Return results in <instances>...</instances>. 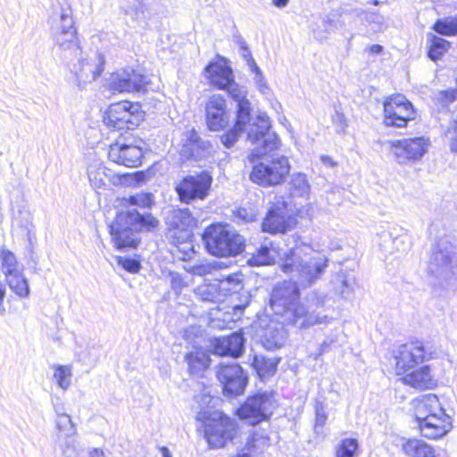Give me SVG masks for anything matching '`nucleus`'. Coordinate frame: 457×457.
<instances>
[{"instance_id": "f257e3e1", "label": "nucleus", "mask_w": 457, "mask_h": 457, "mask_svg": "<svg viewBox=\"0 0 457 457\" xmlns=\"http://www.w3.org/2000/svg\"><path fill=\"white\" fill-rule=\"evenodd\" d=\"M56 24L52 27L54 40L62 52L63 57L71 59L70 70L75 75L78 86L83 87L101 75L104 57L97 52L93 53L92 56L82 52L70 7H61L56 12ZM52 19L55 22V19Z\"/></svg>"}, {"instance_id": "f03ea898", "label": "nucleus", "mask_w": 457, "mask_h": 457, "mask_svg": "<svg viewBox=\"0 0 457 457\" xmlns=\"http://www.w3.org/2000/svg\"><path fill=\"white\" fill-rule=\"evenodd\" d=\"M300 292L296 282L284 280L277 283L270 296V306L276 316L282 319L281 322L305 328L315 324L328 322V316L321 315L320 309L323 307L325 297L315 292L306 297L308 305L301 303Z\"/></svg>"}, {"instance_id": "7ed1b4c3", "label": "nucleus", "mask_w": 457, "mask_h": 457, "mask_svg": "<svg viewBox=\"0 0 457 457\" xmlns=\"http://www.w3.org/2000/svg\"><path fill=\"white\" fill-rule=\"evenodd\" d=\"M127 210H121L109 226L112 239L118 249L135 248L138 245L141 232L152 231L159 226V220L152 213H140L136 208L151 209L155 204L154 195L150 192H139L123 198Z\"/></svg>"}, {"instance_id": "20e7f679", "label": "nucleus", "mask_w": 457, "mask_h": 457, "mask_svg": "<svg viewBox=\"0 0 457 457\" xmlns=\"http://www.w3.org/2000/svg\"><path fill=\"white\" fill-rule=\"evenodd\" d=\"M251 120L247 119L242 124L239 123V119L236 117L234 127L220 137L223 145L227 148L234 146L239 135L247 131V139L255 145L252 152L253 156L261 157L277 150L280 145V140L275 132L270 131V120L266 113H259L253 122Z\"/></svg>"}, {"instance_id": "39448f33", "label": "nucleus", "mask_w": 457, "mask_h": 457, "mask_svg": "<svg viewBox=\"0 0 457 457\" xmlns=\"http://www.w3.org/2000/svg\"><path fill=\"white\" fill-rule=\"evenodd\" d=\"M415 419L422 436L438 439L453 428L452 418L446 414L437 395L428 394L414 400Z\"/></svg>"}, {"instance_id": "423d86ee", "label": "nucleus", "mask_w": 457, "mask_h": 457, "mask_svg": "<svg viewBox=\"0 0 457 457\" xmlns=\"http://www.w3.org/2000/svg\"><path fill=\"white\" fill-rule=\"evenodd\" d=\"M311 253H304L303 247H291L284 253L281 270L292 277H296L298 282L306 287L319 279L328 266V260L320 253L308 248Z\"/></svg>"}, {"instance_id": "0eeeda50", "label": "nucleus", "mask_w": 457, "mask_h": 457, "mask_svg": "<svg viewBox=\"0 0 457 457\" xmlns=\"http://www.w3.org/2000/svg\"><path fill=\"white\" fill-rule=\"evenodd\" d=\"M203 242L209 253L218 257L236 256L245 246V238L228 224H212L203 235Z\"/></svg>"}, {"instance_id": "6e6552de", "label": "nucleus", "mask_w": 457, "mask_h": 457, "mask_svg": "<svg viewBox=\"0 0 457 457\" xmlns=\"http://www.w3.org/2000/svg\"><path fill=\"white\" fill-rule=\"evenodd\" d=\"M275 151L263 154V156L270 155V159L253 165L249 175L252 182L263 187H269L280 185L285 181L290 172V164L288 159L284 155L275 157V154H273Z\"/></svg>"}, {"instance_id": "1a4fd4ad", "label": "nucleus", "mask_w": 457, "mask_h": 457, "mask_svg": "<svg viewBox=\"0 0 457 457\" xmlns=\"http://www.w3.org/2000/svg\"><path fill=\"white\" fill-rule=\"evenodd\" d=\"M428 271L437 278L457 274V245L448 238H439L432 245Z\"/></svg>"}, {"instance_id": "9d476101", "label": "nucleus", "mask_w": 457, "mask_h": 457, "mask_svg": "<svg viewBox=\"0 0 457 457\" xmlns=\"http://www.w3.org/2000/svg\"><path fill=\"white\" fill-rule=\"evenodd\" d=\"M276 406L277 401L273 391L259 392L246 398L237 410V415L240 420L254 426L268 420Z\"/></svg>"}, {"instance_id": "9b49d317", "label": "nucleus", "mask_w": 457, "mask_h": 457, "mask_svg": "<svg viewBox=\"0 0 457 457\" xmlns=\"http://www.w3.org/2000/svg\"><path fill=\"white\" fill-rule=\"evenodd\" d=\"M395 361V370L397 376L415 369L420 363L433 358V352L429 351L423 342L412 341L401 345L394 353Z\"/></svg>"}, {"instance_id": "f8f14e48", "label": "nucleus", "mask_w": 457, "mask_h": 457, "mask_svg": "<svg viewBox=\"0 0 457 457\" xmlns=\"http://www.w3.org/2000/svg\"><path fill=\"white\" fill-rule=\"evenodd\" d=\"M212 177L206 170L183 177L175 186V191L181 203L190 204L204 200L209 195Z\"/></svg>"}, {"instance_id": "ddd939ff", "label": "nucleus", "mask_w": 457, "mask_h": 457, "mask_svg": "<svg viewBox=\"0 0 457 457\" xmlns=\"http://www.w3.org/2000/svg\"><path fill=\"white\" fill-rule=\"evenodd\" d=\"M416 118L412 104L402 94L392 95L384 101V122L386 126L403 128Z\"/></svg>"}, {"instance_id": "4468645a", "label": "nucleus", "mask_w": 457, "mask_h": 457, "mask_svg": "<svg viewBox=\"0 0 457 457\" xmlns=\"http://www.w3.org/2000/svg\"><path fill=\"white\" fill-rule=\"evenodd\" d=\"M390 152L399 164L414 163L424 156L430 146V140L425 137L388 141Z\"/></svg>"}, {"instance_id": "2eb2a0df", "label": "nucleus", "mask_w": 457, "mask_h": 457, "mask_svg": "<svg viewBox=\"0 0 457 457\" xmlns=\"http://www.w3.org/2000/svg\"><path fill=\"white\" fill-rule=\"evenodd\" d=\"M237 433V425L222 413H216L215 417L208 420L204 427V436L212 448L223 447L228 442L234 439Z\"/></svg>"}, {"instance_id": "dca6fc26", "label": "nucleus", "mask_w": 457, "mask_h": 457, "mask_svg": "<svg viewBox=\"0 0 457 457\" xmlns=\"http://www.w3.org/2000/svg\"><path fill=\"white\" fill-rule=\"evenodd\" d=\"M216 376L227 396H237L245 392L248 377L242 367L235 361L220 363Z\"/></svg>"}, {"instance_id": "f3484780", "label": "nucleus", "mask_w": 457, "mask_h": 457, "mask_svg": "<svg viewBox=\"0 0 457 457\" xmlns=\"http://www.w3.org/2000/svg\"><path fill=\"white\" fill-rule=\"evenodd\" d=\"M168 231L166 237L170 242H180L193 237V228L196 220L188 209H174L168 212L165 219Z\"/></svg>"}, {"instance_id": "a211bd4d", "label": "nucleus", "mask_w": 457, "mask_h": 457, "mask_svg": "<svg viewBox=\"0 0 457 457\" xmlns=\"http://www.w3.org/2000/svg\"><path fill=\"white\" fill-rule=\"evenodd\" d=\"M137 111V105L130 102L112 104L104 116V122L112 130L133 129L139 122Z\"/></svg>"}, {"instance_id": "6ab92c4d", "label": "nucleus", "mask_w": 457, "mask_h": 457, "mask_svg": "<svg viewBox=\"0 0 457 457\" xmlns=\"http://www.w3.org/2000/svg\"><path fill=\"white\" fill-rule=\"evenodd\" d=\"M145 145L141 139L137 144L116 142L110 145L108 158L111 162L120 165L130 168L137 167L142 162Z\"/></svg>"}, {"instance_id": "aec40b11", "label": "nucleus", "mask_w": 457, "mask_h": 457, "mask_svg": "<svg viewBox=\"0 0 457 457\" xmlns=\"http://www.w3.org/2000/svg\"><path fill=\"white\" fill-rule=\"evenodd\" d=\"M206 124L210 130L223 129L228 124L225 98L220 95L212 96L205 105Z\"/></svg>"}, {"instance_id": "412c9836", "label": "nucleus", "mask_w": 457, "mask_h": 457, "mask_svg": "<svg viewBox=\"0 0 457 457\" xmlns=\"http://www.w3.org/2000/svg\"><path fill=\"white\" fill-rule=\"evenodd\" d=\"M262 230L270 234L286 233L290 228V217L285 204L271 206L262 224Z\"/></svg>"}, {"instance_id": "4be33fe9", "label": "nucleus", "mask_w": 457, "mask_h": 457, "mask_svg": "<svg viewBox=\"0 0 457 457\" xmlns=\"http://www.w3.org/2000/svg\"><path fill=\"white\" fill-rule=\"evenodd\" d=\"M245 337L242 332H233L229 336L216 338L214 351L219 355H228L237 358L245 351Z\"/></svg>"}, {"instance_id": "5701e85b", "label": "nucleus", "mask_w": 457, "mask_h": 457, "mask_svg": "<svg viewBox=\"0 0 457 457\" xmlns=\"http://www.w3.org/2000/svg\"><path fill=\"white\" fill-rule=\"evenodd\" d=\"M184 141L180 153L187 159L202 158L212 146L210 142L203 140L194 129L186 132Z\"/></svg>"}, {"instance_id": "b1692460", "label": "nucleus", "mask_w": 457, "mask_h": 457, "mask_svg": "<svg viewBox=\"0 0 457 457\" xmlns=\"http://www.w3.org/2000/svg\"><path fill=\"white\" fill-rule=\"evenodd\" d=\"M227 91L237 103V117L239 119V123L244 124L247 119L253 120L251 115L252 105L246 98L247 91L243 87H239L236 82L232 83Z\"/></svg>"}, {"instance_id": "393cba45", "label": "nucleus", "mask_w": 457, "mask_h": 457, "mask_svg": "<svg viewBox=\"0 0 457 457\" xmlns=\"http://www.w3.org/2000/svg\"><path fill=\"white\" fill-rule=\"evenodd\" d=\"M204 71L212 85L220 89H228L234 83L232 70L217 62L209 63Z\"/></svg>"}, {"instance_id": "a878e982", "label": "nucleus", "mask_w": 457, "mask_h": 457, "mask_svg": "<svg viewBox=\"0 0 457 457\" xmlns=\"http://www.w3.org/2000/svg\"><path fill=\"white\" fill-rule=\"evenodd\" d=\"M402 376L403 382L414 388L421 390L428 389L435 385V381L430 374V369L428 365H424L416 370L413 369Z\"/></svg>"}, {"instance_id": "bb28decb", "label": "nucleus", "mask_w": 457, "mask_h": 457, "mask_svg": "<svg viewBox=\"0 0 457 457\" xmlns=\"http://www.w3.org/2000/svg\"><path fill=\"white\" fill-rule=\"evenodd\" d=\"M402 451L407 457H437L435 448L419 438H410L402 444Z\"/></svg>"}, {"instance_id": "cd10ccee", "label": "nucleus", "mask_w": 457, "mask_h": 457, "mask_svg": "<svg viewBox=\"0 0 457 457\" xmlns=\"http://www.w3.org/2000/svg\"><path fill=\"white\" fill-rule=\"evenodd\" d=\"M277 252L271 241L265 239L261 246L247 260L250 266L270 265L275 262Z\"/></svg>"}, {"instance_id": "c85d7f7f", "label": "nucleus", "mask_w": 457, "mask_h": 457, "mask_svg": "<svg viewBox=\"0 0 457 457\" xmlns=\"http://www.w3.org/2000/svg\"><path fill=\"white\" fill-rule=\"evenodd\" d=\"M279 361V358H267L263 355H254L252 366L259 378L263 380L276 373Z\"/></svg>"}, {"instance_id": "c756f323", "label": "nucleus", "mask_w": 457, "mask_h": 457, "mask_svg": "<svg viewBox=\"0 0 457 457\" xmlns=\"http://www.w3.org/2000/svg\"><path fill=\"white\" fill-rule=\"evenodd\" d=\"M355 278L353 274L341 270L333 279L334 288L343 298L350 299L354 292Z\"/></svg>"}, {"instance_id": "7c9ffc66", "label": "nucleus", "mask_w": 457, "mask_h": 457, "mask_svg": "<svg viewBox=\"0 0 457 457\" xmlns=\"http://www.w3.org/2000/svg\"><path fill=\"white\" fill-rule=\"evenodd\" d=\"M285 342L286 332L281 325H270L262 337V344L267 350L280 348Z\"/></svg>"}, {"instance_id": "2f4dec72", "label": "nucleus", "mask_w": 457, "mask_h": 457, "mask_svg": "<svg viewBox=\"0 0 457 457\" xmlns=\"http://www.w3.org/2000/svg\"><path fill=\"white\" fill-rule=\"evenodd\" d=\"M185 361L187 363L189 372L199 375L208 368L211 359L205 352L195 350L187 353Z\"/></svg>"}, {"instance_id": "473e14b6", "label": "nucleus", "mask_w": 457, "mask_h": 457, "mask_svg": "<svg viewBox=\"0 0 457 457\" xmlns=\"http://www.w3.org/2000/svg\"><path fill=\"white\" fill-rule=\"evenodd\" d=\"M5 278L9 287L15 295L23 298L29 295V283L21 270L10 273Z\"/></svg>"}, {"instance_id": "72a5a7b5", "label": "nucleus", "mask_w": 457, "mask_h": 457, "mask_svg": "<svg viewBox=\"0 0 457 457\" xmlns=\"http://www.w3.org/2000/svg\"><path fill=\"white\" fill-rule=\"evenodd\" d=\"M244 275L241 272L232 273L220 280L218 286L223 296L238 293L243 289Z\"/></svg>"}, {"instance_id": "f704fd0d", "label": "nucleus", "mask_w": 457, "mask_h": 457, "mask_svg": "<svg viewBox=\"0 0 457 457\" xmlns=\"http://www.w3.org/2000/svg\"><path fill=\"white\" fill-rule=\"evenodd\" d=\"M195 293L202 302L219 303L223 301V295L218 284L198 286Z\"/></svg>"}, {"instance_id": "c9c22d12", "label": "nucleus", "mask_w": 457, "mask_h": 457, "mask_svg": "<svg viewBox=\"0 0 457 457\" xmlns=\"http://www.w3.org/2000/svg\"><path fill=\"white\" fill-rule=\"evenodd\" d=\"M428 41L429 44L428 56L432 61L441 59L450 48L449 41L435 35H429Z\"/></svg>"}, {"instance_id": "e433bc0d", "label": "nucleus", "mask_w": 457, "mask_h": 457, "mask_svg": "<svg viewBox=\"0 0 457 457\" xmlns=\"http://www.w3.org/2000/svg\"><path fill=\"white\" fill-rule=\"evenodd\" d=\"M310 184L303 173H295L289 182V192L292 196L304 197L309 195Z\"/></svg>"}, {"instance_id": "4c0bfd02", "label": "nucleus", "mask_w": 457, "mask_h": 457, "mask_svg": "<svg viewBox=\"0 0 457 457\" xmlns=\"http://www.w3.org/2000/svg\"><path fill=\"white\" fill-rule=\"evenodd\" d=\"M106 170V168L103 164L91 165L88 167V179L95 189L103 188L107 185L110 179Z\"/></svg>"}, {"instance_id": "58836bf2", "label": "nucleus", "mask_w": 457, "mask_h": 457, "mask_svg": "<svg viewBox=\"0 0 457 457\" xmlns=\"http://www.w3.org/2000/svg\"><path fill=\"white\" fill-rule=\"evenodd\" d=\"M55 428L57 429V441H62V438L73 437L77 432L76 426L69 414L56 418Z\"/></svg>"}, {"instance_id": "ea45409f", "label": "nucleus", "mask_w": 457, "mask_h": 457, "mask_svg": "<svg viewBox=\"0 0 457 457\" xmlns=\"http://www.w3.org/2000/svg\"><path fill=\"white\" fill-rule=\"evenodd\" d=\"M126 71H128L129 93L145 91L149 84L148 77L131 68H126Z\"/></svg>"}, {"instance_id": "a19ab883", "label": "nucleus", "mask_w": 457, "mask_h": 457, "mask_svg": "<svg viewBox=\"0 0 457 457\" xmlns=\"http://www.w3.org/2000/svg\"><path fill=\"white\" fill-rule=\"evenodd\" d=\"M433 29L443 36L452 37L457 35V14L438 19L433 25Z\"/></svg>"}, {"instance_id": "79ce46f5", "label": "nucleus", "mask_w": 457, "mask_h": 457, "mask_svg": "<svg viewBox=\"0 0 457 457\" xmlns=\"http://www.w3.org/2000/svg\"><path fill=\"white\" fill-rule=\"evenodd\" d=\"M109 88L114 92L129 93V81H128V71L126 69L120 70L112 74L109 81Z\"/></svg>"}, {"instance_id": "37998d69", "label": "nucleus", "mask_w": 457, "mask_h": 457, "mask_svg": "<svg viewBox=\"0 0 457 457\" xmlns=\"http://www.w3.org/2000/svg\"><path fill=\"white\" fill-rule=\"evenodd\" d=\"M359 444L355 438H344L336 447V457H355Z\"/></svg>"}, {"instance_id": "c03bdc74", "label": "nucleus", "mask_w": 457, "mask_h": 457, "mask_svg": "<svg viewBox=\"0 0 457 457\" xmlns=\"http://www.w3.org/2000/svg\"><path fill=\"white\" fill-rule=\"evenodd\" d=\"M337 29V23L328 18L321 21L320 25H313L312 34L315 39L323 42L328 38V35Z\"/></svg>"}, {"instance_id": "a18cd8bd", "label": "nucleus", "mask_w": 457, "mask_h": 457, "mask_svg": "<svg viewBox=\"0 0 457 457\" xmlns=\"http://www.w3.org/2000/svg\"><path fill=\"white\" fill-rule=\"evenodd\" d=\"M170 243L175 246L176 249L172 250V253L177 254L179 259L184 261L190 260L195 253L191 238L182 242L179 240V242Z\"/></svg>"}, {"instance_id": "49530a36", "label": "nucleus", "mask_w": 457, "mask_h": 457, "mask_svg": "<svg viewBox=\"0 0 457 457\" xmlns=\"http://www.w3.org/2000/svg\"><path fill=\"white\" fill-rule=\"evenodd\" d=\"M72 373L71 369L69 366L58 365L55 367L54 378L57 382L59 387L66 390L71 386V378Z\"/></svg>"}, {"instance_id": "de8ad7c7", "label": "nucleus", "mask_w": 457, "mask_h": 457, "mask_svg": "<svg viewBox=\"0 0 457 457\" xmlns=\"http://www.w3.org/2000/svg\"><path fill=\"white\" fill-rule=\"evenodd\" d=\"M2 269L5 276L19 271L15 255L9 250H3L1 254Z\"/></svg>"}, {"instance_id": "09e8293b", "label": "nucleus", "mask_w": 457, "mask_h": 457, "mask_svg": "<svg viewBox=\"0 0 457 457\" xmlns=\"http://www.w3.org/2000/svg\"><path fill=\"white\" fill-rule=\"evenodd\" d=\"M62 457H79V451L76 446L75 437L62 438L57 441Z\"/></svg>"}, {"instance_id": "8fccbe9b", "label": "nucleus", "mask_w": 457, "mask_h": 457, "mask_svg": "<svg viewBox=\"0 0 457 457\" xmlns=\"http://www.w3.org/2000/svg\"><path fill=\"white\" fill-rule=\"evenodd\" d=\"M167 278L170 281L171 290L178 295L181 293L182 289L187 287V282L183 276L177 272L170 270Z\"/></svg>"}, {"instance_id": "3c124183", "label": "nucleus", "mask_w": 457, "mask_h": 457, "mask_svg": "<svg viewBox=\"0 0 457 457\" xmlns=\"http://www.w3.org/2000/svg\"><path fill=\"white\" fill-rule=\"evenodd\" d=\"M146 8L142 1H135L133 4L125 9V13L130 15L134 20H141L145 17Z\"/></svg>"}, {"instance_id": "603ef678", "label": "nucleus", "mask_w": 457, "mask_h": 457, "mask_svg": "<svg viewBox=\"0 0 457 457\" xmlns=\"http://www.w3.org/2000/svg\"><path fill=\"white\" fill-rule=\"evenodd\" d=\"M328 420V415L325 411V406L322 402L316 401L315 403V426L314 429L318 432L319 428H322Z\"/></svg>"}, {"instance_id": "864d4df0", "label": "nucleus", "mask_w": 457, "mask_h": 457, "mask_svg": "<svg viewBox=\"0 0 457 457\" xmlns=\"http://www.w3.org/2000/svg\"><path fill=\"white\" fill-rule=\"evenodd\" d=\"M436 100L443 105H447L457 99V88L441 90L436 94Z\"/></svg>"}, {"instance_id": "5fc2aeb1", "label": "nucleus", "mask_w": 457, "mask_h": 457, "mask_svg": "<svg viewBox=\"0 0 457 457\" xmlns=\"http://www.w3.org/2000/svg\"><path fill=\"white\" fill-rule=\"evenodd\" d=\"M380 240L383 242L384 245L380 243L381 246H386L385 245L387 242H390L393 240V243L396 245V248L399 249L398 243H404L405 240H409L407 236H401V237H395L393 238L392 233L388 230H382L380 233L378 234Z\"/></svg>"}, {"instance_id": "6e6d98bb", "label": "nucleus", "mask_w": 457, "mask_h": 457, "mask_svg": "<svg viewBox=\"0 0 457 457\" xmlns=\"http://www.w3.org/2000/svg\"><path fill=\"white\" fill-rule=\"evenodd\" d=\"M250 71L254 73V82L260 92L265 94L266 90H268V86L265 81V78L262 74V71L259 68L258 65L255 66V69H250Z\"/></svg>"}, {"instance_id": "4d7b16f0", "label": "nucleus", "mask_w": 457, "mask_h": 457, "mask_svg": "<svg viewBox=\"0 0 457 457\" xmlns=\"http://www.w3.org/2000/svg\"><path fill=\"white\" fill-rule=\"evenodd\" d=\"M212 269L213 267L210 263H199L193 265L189 269L187 268V270L193 275L204 276L212 273Z\"/></svg>"}, {"instance_id": "13d9d810", "label": "nucleus", "mask_w": 457, "mask_h": 457, "mask_svg": "<svg viewBox=\"0 0 457 457\" xmlns=\"http://www.w3.org/2000/svg\"><path fill=\"white\" fill-rule=\"evenodd\" d=\"M119 263L127 270L132 273L138 272L141 265L140 262L133 258H123Z\"/></svg>"}, {"instance_id": "bf43d9fd", "label": "nucleus", "mask_w": 457, "mask_h": 457, "mask_svg": "<svg viewBox=\"0 0 457 457\" xmlns=\"http://www.w3.org/2000/svg\"><path fill=\"white\" fill-rule=\"evenodd\" d=\"M239 53H240L241 57L245 61L249 70L255 69V66L257 65V63L255 62V61L252 55L250 48L247 47L243 50H239Z\"/></svg>"}, {"instance_id": "052dcab7", "label": "nucleus", "mask_w": 457, "mask_h": 457, "mask_svg": "<svg viewBox=\"0 0 457 457\" xmlns=\"http://www.w3.org/2000/svg\"><path fill=\"white\" fill-rule=\"evenodd\" d=\"M195 401L199 403L200 407L203 409L205 406H208L210 403L212 402V396L210 395V393L204 392L203 394L195 396Z\"/></svg>"}, {"instance_id": "680f3d73", "label": "nucleus", "mask_w": 457, "mask_h": 457, "mask_svg": "<svg viewBox=\"0 0 457 457\" xmlns=\"http://www.w3.org/2000/svg\"><path fill=\"white\" fill-rule=\"evenodd\" d=\"M237 216L243 220L244 221L249 222L253 220L254 214L253 212H248L245 208H239L237 211Z\"/></svg>"}, {"instance_id": "e2e57ef3", "label": "nucleus", "mask_w": 457, "mask_h": 457, "mask_svg": "<svg viewBox=\"0 0 457 457\" xmlns=\"http://www.w3.org/2000/svg\"><path fill=\"white\" fill-rule=\"evenodd\" d=\"M233 41L239 47V50L249 47L245 38L238 32L234 33Z\"/></svg>"}, {"instance_id": "0e129e2a", "label": "nucleus", "mask_w": 457, "mask_h": 457, "mask_svg": "<svg viewBox=\"0 0 457 457\" xmlns=\"http://www.w3.org/2000/svg\"><path fill=\"white\" fill-rule=\"evenodd\" d=\"M334 343V339L332 338H327L325 339L322 344L320 346V351L315 356V359H318L319 356L322 355L323 353H327L328 351L329 346Z\"/></svg>"}, {"instance_id": "69168bd1", "label": "nucleus", "mask_w": 457, "mask_h": 457, "mask_svg": "<svg viewBox=\"0 0 457 457\" xmlns=\"http://www.w3.org/2000/svg\"><path fill=\"white\" fill-rule=\"evenodd\" d=\"M5 297V287L0 282V314L4 315L6 312L5 307L4 306V299Z\"/></svg>"}, {"instance_id": "338daca9", "label": "nucleus", "mask_w": 457, "mask_h": 457, "mask_svg": "<svg viewBox=\"0 0 457 457\" xmlns=\"http://www.w3.org/2000/svg\"><path fill=\"white\" fill-rule=\"evenodd\" d=\"M449 148L452 153L457 154V127L454 129V136L450 138Z\"/></svg>"}, {"instance_id": "774afa93", "label": "nucleus", "mask_w": 457, "mask_h": 457, "mask_svg": "<svg viewBox=\"0 0 457 457\" xmlns=\"http://www.w3.org/2000/svg\"><path fill=\"white\" fill-rule=\"evenodd\" d=\"M320 161L322 162V163L324 165L328 166V167H334L337 164L333 161V159L330 156H328V155H321L320 156Z\"/></svg>"}]
</instances>
